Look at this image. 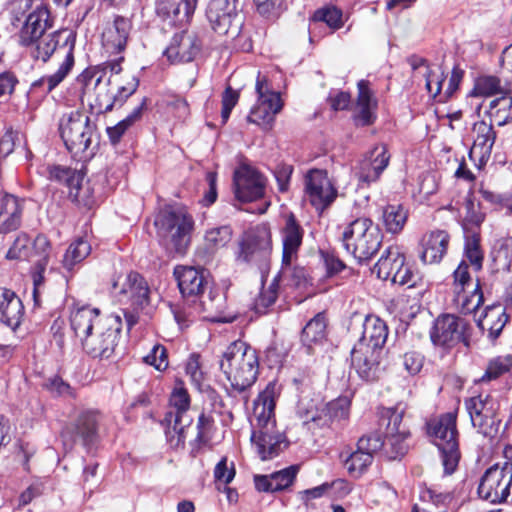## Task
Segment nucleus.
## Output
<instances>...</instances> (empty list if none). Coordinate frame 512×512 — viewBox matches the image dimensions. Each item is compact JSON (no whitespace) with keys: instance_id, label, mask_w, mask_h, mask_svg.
Masks as SVG:
<instances>
[{"instance_id":"338daca9","label":"nucleus","mask_w":512,"mask_h":512,"mask_svg":"<svg viewBox=\"0 0 512 512\" xmlns=\"http://www.w3.org/2000/svg\"><path fill=\"white\" fill-rule=\"evenodd\" d=\"M333 487H336V488L347 487V483L342 479L335 480L332 483H327V482L323 483L319 486H316V487H313V488H310V489H307V490H304L303 492H301L302 499L304 501L308 502L312 499L321 498Z\"/></svg>"},{"instance_id":"0eeeda50","label":"nucleus","mask_w":512,"mask_h":512,"mask_svg":"<svg viewBox=\"0 0 512 512\" xmlns=\"http://www.w3.org/2000/svg\"><path fill=\"white\" fill-rule=\"evenodd\" d=\"M427 433L440 451L444 473L451 475L456 470L461 458L457 413L448 412L430 420L427 423Z\"/></svg>"},{"instance_id":"423d86ee","label":"nucleus","mask_w":512,"mask_h":512,"mask_svg":"<svg viewBox=\"0 0 512 512\" xmlns=\"http://www.w3.org/2000/svg\"><path fill=\"white\" fill-rule=\"evenodd\" d=\"M31 7V0H14L10 4V26L17 29L18 43L21 46L33 44L39 37L53 25L48 8L40 4L24 18L27 9Z\"/></svg>"},{"instance_id":"5fc2aeb1","label":"nucleus","mask_w":512,"mask_h":512,"mask_svg":"<svg viewBox=\"0 0 512 512\" xmlns=\"http://www.w3.org/2000/svg\"><path fill=\"white\" fill-rule=\"evenodd\" d=\"M326 323L322 314H317L302 330V341L305 344L317 343L325 337Z\"/></svg>"},{"instance_id":"8fccbe9b","label":"nucleus","mask_w":512,"mask_h":512,"mask_svg":"<svg viewBox=\"0 0 512 512\" xmlns=\"http://www.w3.org/2000/svg\"><path fill=\"white\" fill-rule=\"evenodd\" d=\"M91 252L90 244L82 238L72 242L63 258V266L71 270L76 264L82 262Z\"/></svg>"},{"instance_id":"c9c22d12","label":"nucleus","mask_w":512,"mask_h":512,"mask_svg":"<svg viewBox=\"0 0 512 512\" xmlns=\"http://www.w3.org/2000/svg\"><path fill=\"white\" fill-rule=\"evenodd\" d=\"M387 336L386 323L376 316H367L363 324L362 337L357 343L367 344L370 348L383 352Z\"/></svg>"},{"instance_id":"09e8293b","label":"nucleus","mask_w":512,"mask_h":512,"mask_svg":"<svg viewBox=\"0 0 512 512\" xmlns=\"http://www.w3.org/2000/svg\"><path fill=\"white\" fill-rule=\"evenodd\" d=\"M279 285V277H274L267 287H262L254 300V310L257 313L265 314L275 304L279 295Z\"/></svg>"},{"instance_id":"f704fd0d","label":"nucleus","mask_w":512,"mask_h":512,"mask_svg":"<svg viewBox=\"0 0 512 512\" xmlns=\"http://www.w3.org/2000/svg\"><path fill=\"white\" fill-rule=\"evenodd\" d=\"M405 262L404 253L398 246H389L374 265L373 272L382 280L394 278L395 272H399Z\"/></svg>"},{"instance_id":"5701e85b","label":"nucleus","mask_w":512,"mask_h":512,"mask_svg":"<svg viewBox=\"0 0 512 512\" xmlns=\"http://www.w3.org/2000/svg\"><path fill=\"white\" fill-rule=\"evenodd\" d=\"M198 0H156L157 17L168 26L188 24L195 12Z\"/></svg>"},{"instance_id":"412c9836","label":"nucleus","mask_w":512,"mask_h":512,"mask_svg":"<svg viewBox=\"0 0 512 512\" xmlns=\"http://www.w3.org/2000/svg\"><path fill=\"white\" fill-rule=\"evenodd\" d=\"M305 189L312 206L321 212L337 197V189L325 170H310L305 177Z\"/></svg>"},{"instance_id":"7ed1b4c3","label":"nucleus","mask_w":512,"mask_h":512,"mask_svg":"<svg viewBox=\"0 0 512 512\" xmlns=\"http://www.w3.org/2000/svg\"><path fill=\"white\" fill-rule=\"evenodd\" d=\"M27 47L30 49L29 54L34 60H41L44 63L50 59L54 52L63 54V61L57 71L34 83V86L46 84L47 91L51 92L67 77L74 66V38L72 34L66 31L44 34Z\"/></svg>"},{"instance_id":"13d9d810","label":"nucleus","mask_w":512,"mask_h":512,"mask_svg":"<svg viewBox=\"0 0 512 512\" xmlns=\"http://www.w3.org/2000/svg\"><path fill=\"white\" fill-rule=\"evenodd\" d=\"M512 368V355L498 356L491 359L487 365L481 381H492L498 379Z\"/></svg>"},{"instance_id":"1a4fd4ad","label":"nucleus","mask_w":512,"mask_h":512,"mask_svg":"<svg viewBox=\"0 0 512 512\" xmlns=\"http://www.w3.org/2000/svg\"><path fill=\"white\" fill-rule=\"evenodd\" d=\"M59 131L67 150L74 157H81L91 145L95 125L85 113L75 110L63 114Z\"/></svg>"},{"instance_id":"9b49d317","label":"nucleus","mask_w":512,"mask_h":512,"mask_svg":"<svg viewBox=\"0 0 512 512\" xmlns=\"http://www.w3.org/2000/svg\"><path fill=\"white\" fill-rule=\"evenodd\" d=\"M452 290L454 304L462 314H471L482 305L483 292L479 281L473 282L469 273V265L462 260L453 272Z\"/></svg>"},{"instance_id":"ddd939ff","label":"nucleus","mask_w":512,"mask_h":512,"mask_svg":"<svg viewBox=\"0 0 512 512\" xmlns=\"http://www.w3.org/2000/svg\"><path fill=\"white\" fill-rule=\"evenodd\" d=\"M472 426L485 437H494L499 429V402L489 394H479L465 400Z\"/></svg>"},{"instance_id":"7c9ffc66","label":"nucleus","mask_w":512,"mask_h":512,"mask_svg":"<svg viewBox=\"0 0 512 512\" xmlns=\"http://www.w3.org/2000/svg\"><path fill=\"white\" fill-rule=\"evenodd\" d=\"M304 231L291 213L287 216L285 226L281 230L284 263L294 262L298 257V251L302 244Z\"/></svg>"},{"instance_id":"f03ea898","label":"nucleus","mask_w":512,"mask_h":512,"mask_svg":"<svg viewBox=\"0 0 512 512\" xmlns=\"http://www.w3.org/2000/svg\"><path fill=\"white\" fill-rule=\"evenodd\" d=\"M79 95L82 102L88 105L97 114L111 111L123 103L137 89L138 82L133 78L126 86L112 87V81L105 73L96 69L84 70L76 79Z\"/></svg>"},{"instance_id":"4468645a","label":"nucleus","mask_w":512,"mask_h":512,"mask_svg":"<svg viewBox=\"0 0 512 512\" xmlns=\"http://www.w3.org/2000/svg\"><path fill=\"white\" fill-rule=\"evenodd\" d=\"M121 326L119 316H107L103 323L99 322L95 332L83 341V349L94 358H110L118 345Z\"/></svg>"},{"instance_id":"c85d7f7f","label":"nucleus","mask_w":512,"mask_h":512,"mask_svg":"<svg viewBox=\"0 0 512 512\" xmlns=\"http://www.w3.org/2000/svg\"><path fill=\"white\" fill-rule=\"evenodd\" d=\"M174 275L184 297L199 296L207 285L204 271L192 266H177Z\"/></svg>"},{"instance_id":"f257e3e1","label":"nucleus","mask_w":512,"mask_h":512,"mask_svg":"<svg viewBox=\"0 0 512 512\" xmlns=\"http://www.w3.org/2000/svg\"><path fill=\"white\" fill-rule=\"evenodd\" d=\"M277 395V384L269 382L254 400L250 418L252 425L251 441L255 444L262 460L276 457L286 447L285 436L276 427L274 409Z\"/></svg>"},{"instance_id":"e2e57ef3","label":"nucleus","mask_w":512,"mask_h":512,"mask_svg":"<svg viewBox=\"0 0 512 512\" xmlns=\"http://www.w3.org/2000/svg\"><path fill=\"white\" fill-rule=\"evenodd\" d=\"M144 361L156 370L164 371L168 367L166 348L161 344L154 345L150 353L144 357Z\"/></svg>"},{"instance_id":"a211bd4d","label":"nucleus","mask_w":512,"mask_h":512,"mask_svg":"<svg viewBox=\"0 0 512 512\" xmlns=\"http://www.w3.org/2000/svg\"><path fill=\"white\" fill-rule=\"evenodd\" d=\"M469 323L454 314H443L437 317L430 332L434 345L451 348L458 343L468 345Z\"/></svg>"},{"instance_id":"4d7b16f0","label":"nucleus","mask_w":512,"mask_h":512,"mask_svg":"<svg viewBox=\"0 0 512 512\" xmlns=\"http://www.w3.org/2000/svg\"><path fill=\"white\" fill-rule=\"evenodd\" d=\"M225 295L220 289L212 288L207 295H202L201 305L203 310L208 313H214L213 320L219 321L218 314L222 313L225 309Z\"/></svg>"},{"instance_id":"052dcab7","label":"nucleus","mask_w":512,"mask_h":512,"mask_svg":"<svg viewBox=\"0 0 512 512\" xmlns=\"http://www.w3.org/2000/svg\"><path fill=\"white\" fill-rule=\"evenodd\" d=\"M391 282L400 286H406L407 288H415L422 286L423 278L417 269L404 262L400 271L398 273L395 272Z\"/></svg>"},{"instance_id":"de8ad7c7","label":"nucleus","mask_w":512,"mask_h":512,"mask_svg":"<svg viewBox=\"0 0 512 512\" xmlns=\"http://www.w3.org/2000/svg\"><path fill=\"white\" fill-rule=\"evenodd\" d=\"M232 229L228 225L214 227L206 231L204 240L209 253H214L224 248L232 240Z\"/></svg>"},{"instance_id":"cd10ccee","label":"nucleus","mask_w":512,"mask_h":512,"mask_svg":"<svg viewBox=\"0 0 512 512\" xmlns=\"http://www.w3.org/2000/svg\"><path fill=\"white\" fill-rule=\"evenodd\" d=\"M50 250L51 244L48 238L42 234L38 235L32 246L33 255L38 257L32 271L33 297L36 304L39 303V296L44 285V273L49 262Z\"/></svg>"},{"instance_id":"680f3d73","label":"nucleus","mask_w":512,"mask_h":512,"mask_svg":"<svg viewBox=\"0 0 512 512\" xmlns=\"http://www.w3.org/2000/svg\"><path fill=\"white\" fill-rule=\"evenodd\" d=\"M29 238L26 234H19L14 240L12 246L6 253L9 260H25L29 256Z\"/></svg>"},{"instance_id":"c756f323","label":"nucleus","mask_w":512,"mask_h":512,"mask_svg":"<svg viewBox=\"0 0 512 512\" xmlns=\"http://www.w3.org/2000/svg\"><path fill=\"white\" fill-rule=\"evenodd\" d=\"M105 318L100 317V311L97 308L83 306L73 310L70 314V325L76 336L83 342L99 326Z\"/></svg>"},{"instance_id":"f3484780","label":"nucleus","mask_w":512,"mask_h":512,"mask_svg":"<svg viewBox=\"0 0 512 512\" xmlns=\"http://www.w3.org/2000/svg\"><path fill=\"white\" fill-rule=\"evenodd\" d=\"M170 404L175 411L167 413L165 420L168 423L166 436L174 447L183 446L185 442V428L190 425L192 419L186 416L190 407V397L183 387H175L171 396Z\"/></svg>"},{"instance_id":"49530a36","label":"nucleus","mask_w":512,"mask_h":512,"mask_svg":"<svg viewBox=\"0 0 512 512\" xmlns=\"http://www.w3.org/2000/svg\"><path fill=\"white\" fill-rule=\"evenodd\" d=\"M145 106L146 99H143L126 118L118 122L116 125L107 128V135L112 144L115 145L119 143L125 132L141 119Z\"/></svg>"},{"instance_id":"6ab92c4d","label":"nucleus","mask_w":512,"mask_h":512,"mask_svg":"<svg viewBox=\"0 0 512 512\" xmlns=\"http://www.w3.org/2000/svg\"><path fill=\"white\" fill-rule=\"evenodd\" d=\"M206 17L212 29L218 34H227L230 31L237 33L242 25L237 0H210L206 8Z\"/></svg>"},{"instance_id":"603ef678","label":"nucleus","mask_w":512,"mask_h":512,"mask_svg":"<svg viewBox=\"0 0 512 512\" xmlns=\"http://www.w3.org/2000/svg\"><path fill=\"white\" fill-rule=\"evenodd\" d=\"M373 456L367 452H363L357 448L356 451L351 453L344 461V465L348 473L352 477H360L367 468L371 465Z\"/></svg>"},{"instance_id":"0e129e2a","label":"nucleus","mask_w":512,"mask_h":512,"mask_svg":"<svg viewBox=\"0 0 512 512\" xmlns=\"http://www.w3.org/2000/svg\"><path fill=\"white\" fill-rule=\"evenodd\" d=\"M389 446L387 444L386 439L383 440L379 433H371L361 437L358 440L357 448L363 452L369 453L373 456L377 451H379L382 447Z\"/></svg>"},{"instance_id":"69168bd1","label":"nucleus","mask_w":512,"mask_h":512,"mask_svg":"<svg viewBox=\"0 0 512 512\" xmlns=\"http://www.w3.org/2000/svg\"><path fill=\"white\" fill-rule=\"evenodd\" d=\"M297 473H298L297 466H290L288 468H285L280 471L272 473L271 474L272 483H273L275 492L281 491V490L289 487L293 483Z\"/></svg>"},{"instance_id":"2eb2a0df","label":"nucleus","mask_w":512,"mask_h":512,"mask_svg":"<svg viewBox=\"0 0 512 512\" xmlns=\"http://www.w3.org/2000/svg\"><path fill=\"white\" fill-rule=\"evenodd\" d=\"M478 494L491 503L505 501L512 494V462L505 461L488 468L481 477Z\"/></svg>"},{"instance_id":"72a5a7b5","label":"nucleus","mask_w":512,"mask_h":512,"mask_svg":"<svg viewBox=\"0 0 512 512\" xmlns=\"http://www.w3.org/2000/svg\"><path fill=\"white\" fill-rule=\"evenodd\" d=\"M131 23L124 17H116L102 34L103 45L112 52L122 51L127 43Z\"/></svg>"},{"instance_id":"b1692460","label":"nucleus","mask_w":512,"mask_h":512,"mask_svg":"<svg viewBox=\"0 0 512 512\" xmlns=\"http://www.w3.org/2000/svg\"><path fill=\"white\" fill-rule=\"evenodd\" d=\"M383 352L367 344L356 343L351 351V365L360 378L374 381L380 374V360Z\"/></svg>"},{"instance_id":"4be33fe9","label":"nucleus","mask_w":512,"mask_h":512,"mask_svg":"<svg viewBox=\"0 0 512 512\" xmlns=\"http://www.w3.org/2000/svg\"><path fill=\"white\" fill-rule=\"evenodd\" d=\"M472 138L473 145L469 151V158L475 163L478 169H481L487 164L491 157L497 133L492 123L481 120L473 124Z\"/></svg>"},{"instance_id":"c03bdc74","label":"nucleus","mask_w":512,"mask_h":512,"mask_svg":"<svg viewBox=\"0 0 512 512\" xmlns=\"http://www.w3.org/2000/svg\"><path fill=\"white\" fill-rule=\"evenodd\" d=\"M464 256L470 262L475 271H480L483 266L484 252L481 248V234L479 231L464 233Z\"/></svg>"},{"instance_id":"dca6fc26","label":"nucleus","mask_w":512,"mask_h":512,"mask_svg":"<svg viewBox=\"0 0 512 512\" xmlns=\"http://www.w3.org/2000/svg\"><path fill=\"white\" fill-rule=\"evenodd\" d=\"M256 92L258 94V100L256 105L251 109L248 121L264 129H270L275 116L283 107L280 93L271 91L266 77H262L260 73L256 81Z\"/></svg>"},{"instance_id":"79ce46f5","label":"nucleus","mask_w":512,"mask_h":512,"mask_svg":"<svg viewBox=\"0 0 512 512\" xmlns=\"http://www.w3.org/2000/svg\"><path fill=\"white\" fill-rule=\"evenodd\" d=\"M98 414L86 411L79 415L75 427V440L81 441L84 446L93 444L97 439Z\"/></svg>"},{"instance_id":"864d4df0","label":"nucleus","mask_w":512,"mask_h":512,"mask_svg":"<svg viewBox=\"0 0 512 512\" xmlns=\"http://www.w3.org/2000/svg\"><path fill=\"white\" fill-rule=\"evenodd\" d=\"M466 214L463 219L462 228L463 232L479 231L482 223L485 220V213L481 211L479 205L476 206L473 199L468 197L465 201Z\"/></svg>"},{"instance_id":"58836bf2","label":"nucleus","mask_w":512,"mask_h":512,"mask_svg":"<svg viewBox=\"0 0 512 512\" xmlns=\"http://www.w3.org/2000/svg\"><path fill=\"white\" fill-rule=\"evenodd\" d=\"M23 201L12 194L2 196V233L18 229L21 224Z\"/></svg>"},{"instance_id":"6e6552de","label":"nucleus","mask_w":512,"mask_h":512,"mask_svg":"<svg viewBox=\"0 0 512 512\" xmlns=\"http://www.w3.org/2000/svg\"><path fill=\"white\" fill-rule=\"evenodd\" d=\"M382 240L380 229L366 217L353 220L342 233L345 250L359 263L370 260L379 251Z\"/></svg>"},{"instance_id":"e433bc0d","label":"nucleus","mask_w":512,"mask_h":512,"mask_svg":"<svg viewBox=\"0 0 512 512\" xmlns=\"http://www.w3.org/2000/svg\"><path fill=\"white\" fill-rule=\"evenodd\" d=\"M48 178L67 186L70 198L74 201H79V193L83 181V174L81 172L68 167L55 165L48 167Z\"/></svg>"},{"instance_id":"39448f33","label":"nucleus","mask_w":512,"mask_h":512,"mask_svg":"<svg viewBox=\"0 0 512 512\" xmlns=\"http://www.w3.org/2000/svg\"><path fill=\"white\" fill-rule=\"evenodd\" d=\"M162 244L169 253L184 254L191 242L193 217L183 208L162 211L155 220Z\"/></svg>"},{"instance_id":"4c0bfd02","label":"nucleus","mask_w":512,"mask_h":512,"mask_svg":"<svg viewBox=\"0 0 512 512\" xmlns=\"http://www.w3.org/2000/svg\"><path fill=\"white\" fill-rule=\"evenodd\" d=\"M508 321L505 309L502 305H489L485 308L481 317L476 322L481 330H487L489 335L497 338Z\"/></svg>"},{"instance_id":"2f4dec72","label":"nucleus","mask_w":512,"mask_h":512,"mask_svg":"<svg viewBox=\"0 0 512 512\" xmlns=\"http://www.w3.org/2000/svg\"><path fill=\"white\" fill-rule=\"evenodd\" d=\"M358 96L354 108V119L357 124L362 126L370 125L374 122L377 100L374 98L369 88V82L360 80L357 84Z\"/></svg>"},{"instance_id":"9d476101","label":"nucleus","mask_w":512,"mask_h":512,"mask_svg":"<svg viewBox=\"0 0 512 512\" xmlns=\"http://www.w3.org/2000/svg\"><path fill=\"white\" fill-rule=\"evenodd\" d=\"M350 405L351 401L346 396L332 400L321 409L313 400L302 398L297 404V414L304 424L313 423L318 427H325L347 420L350 414Z\"/></svg>"},{"instance_id":"a878e982","label":"nucleus","mask_w":512,"mask_h":512,"mask_svg":"<svg viewBox=\"0 0 512 512\" xmlns=\"http://www.w3.org/2000/svg\"><path fill=\"white\" fill-rule=\"evenodd\" d=\"M389 161L390 154L386 145H376L360 162L359 171L357 172L359 181L368 185L376 182L389 165Z\"/></svg>"},{"instance_id":"aec40b11","label":"nucleus","mask_w":512,"mask_h":512,"mask_svg":"<svg viewBox=\"0 0 512 512\" xmlns=\"http://www.w3.org/2000/svg\"><path fill=\"white\" fill-rule=\"evenodd\" d=\"M234 193L241 202H252L262 198L265 194L266 179L255 168L241 165L234 172Z\"/></svg>"},{"instance_id":"774afa93","label":"nucleus","mask_w":512,"mask_h":512,"mask_svg":"<svg viewBox=\"0 0 512 512\" xmlns=\"http://www.w3.org/2000/svg\"><path fill=\"white\" fill-rule=\"evenodd\" d=\"M425 78V85L428 93L436 98L441 93L442 83L444 81L443 73L440 71L426 68V72L423 73Z\"/></svg>"},{"instance_id":"bb28decb","label":"nucleus","mask_w":512,"mask_h":512,"mask_svg":"<svg viewBox=\"0 0 512 512\" xmlns=\"http://www.w3.org/2000/svg\"><path fill=\"white\" fill-rule=\"evenodd\" d=\"M388 424L386 427V442L391 447L395 456L404 455L408 449L406 440L410 436V430L406 423H403L404 411L398 407L387 411Z\"/></svg>"},{"instance_id":"f8f14e48","label":"nucleus","mask_w":512,"mask_h":512,"mask_svg":"<svg viewBox=\"0 0 512 512\" xmlns=\"http://www.w3.org/2000/svg\"><path fill=\"white\" fill-rule=\"evenodd\" d=\"M111 293L121 304H128L134 311L149 304V287L137 272L115 274L111 279Z\"/></svg>"},{"instance_id":"6e6d98bb","label":"nucleus","mask_w":512,"mask_h":512,"mask_svg":"<svg viewBox=\"0 0 512 512\" xmlns=\"http://www.w3.org/2000/svg\"><path fill=\"white\" fill-rule=\"evenodd\" d=\"M482 199L490 204L495 211H504L506 216L512 215V199L504 194L489 190L483 186L479 188Z\"/></svg>"},{"instance_id":"20e7f679","label":"nucleus","mask_w":512,"mask_h":512,"mask_svg":"<svg viewBox=\"0 0 512 512\" xmlns=\"http://www.w3.org/2000/svg\"><path fill=\"white\" fill-rule=\"evenodd\" d=\"M220 369L233 390L244 392L255 383L258 377V353L246 342L234 341L224 351Z\"/></svg>"},{"instance_id":"a18cd8bd","label":"nucleus","mask_w":512,"mask_h":512,"mask_svg":"<svg viewBox=\"0 0 512 512\" xmlns=\"http://www.w3.org/2000/svg\"><path fill=\"white\" fill-rule=\"evenodd\" d=\"M293 262L284 263L282 261L281 270L275 276L292 288H305L309 284L308 273L304 267L292 266Z\"/></svg>"},{"instance_id":"3c124183","label":"nucleus","mask_w":512,"mask_h":512,"mask_svg":"<svg viewBox=\"0 0 512 512\" xmlns=\"http://www.w3.org/2000/svg\"><path fill=\"white\" fill-rule=\"evenodd\" d=\"M508 87L502 85L498 77L492 75L481 76L475 81L472 94L475 96H492L507 92Z\"/></svg>"},{"instance_id":"393cba45","label":"nucleus","mask_w":512,"mask_h":512,"mask_svg":"<svg viewBox=\"0 0 512 512\" xmlns=\"http://www.w3.org/2000/svg\"><path fill=\"white\" fill-rule=\"evenodd\" d=\"M200 49L201 43L197 34L192 31H183L172 37L164 54L172 63H184L194 60Z\"/></svg>"},{"instance_id":"a19ab883","label":"nucleus","mask_w":512,"mask_h":512,"mask_svg":"<svg viewBox=\"0 0 512 512\" xmlns=\"http://www.w3.org/2000/svg\"><path fill=\"white\" fill-rule=\"evenodd\" d=\"M487 114L490 120L502 127L512 123V94L509 90L490 101Z\"/></svg>"},{"instance_id":"bf43d9fd","label":"nucleus","mask_w":512,"mask_h":512,"mask_svg":"<svg viewBox=\"0 0 512 512\" xmlns=\"http://www.w3.org/2000/svg\"><path fill=\"white\" fill-rule=\"evenodd\" d=\"M313 19L326 23L333 30L340 29L344 24L342 11L333 5L317 9L314 12Z\"/></svg>"},{"instance_id":"37998d69","label":"nucleus","mask_w":512,"mask_h":512,"mask_svg":"<svg viewBox=\"0 0 512 512\" xmlns=\"http://www.w3.org/2000/svg\"><path fill=\"white\" fill-rule=\"evenodd\" d=\"M408 211L401 204H388L383 208L382 220L388 233L401 232L407 222Z\"/></svg>"},{"instance_id":"ea45409f","label":"nucleus","mask_w":512,"mask_h":512,"mask_svg":"<svg viewBox=\"0 0 512 512\" xmlns=\"http://www.w3.org/2000/svg\"><path fill=\"white\" fill-rule=\"evenodd\" d=\"M22 316L21 300L13 292L5 290L2 293V323L11 331H15L21 323Z\"/></svg>"},{"instance_id":"473e14b6","label":"nucleus","mask_w":512,"mask_h":512,"mask_svg":"<svg viewBox=\"0 0 512 512\" xmlns=\"http://www.w3.org/2000/svg\"><path fill=\"white\" fill-rule=\"evenodd\" d=\"M450 237L446 231L436 230L422 239L421 260L426 264L439 263L447 252Z\"/></svg>"}]
</instances>
